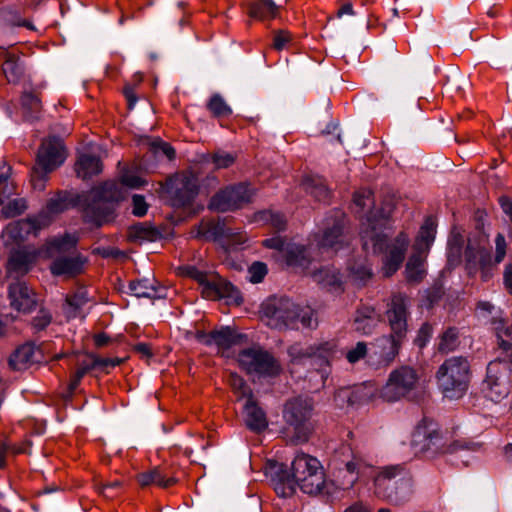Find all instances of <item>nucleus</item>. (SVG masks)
Listing matches in <instances>:
<instances>
[{"instance_id": "27", "label": "nucleus", "mask_w": 512, "mask_h": 512, "mask_svg": "<svg viewBox=\"0 0 512 512\" xmlns=\"http://www.w3.org/2000/svg\"><path fill=\"white\" fill-rule=\"evenodd\" d=\"M238 335L230 328L223 327L215 330L204 337L207 345H216L219 350H226L238 342Z\"/></svg>"}, {"instance_id": "56", "label": "nucleus", "mask_w": 512, "mask_h": 512, "mask_svg": "<svg viewBox=\"0 0 512 512\" xmlns=\"http://www.w3.org/2000/svg\"><path fill=\"white\" fill-rule=\"evenodd\" d=\"M432 334V328L429 324H424L419 330V335L417 338V343L420 347L424 346L426 343V340L431 336Z\"/></svg>"}, {"instance_id": "23", "label": "nucleus", "mask_w": 512, "mask_h": 512, "mask_svg": "<svg viewBox=\"0 0 512 512\" xmlns=\"http://www.w3.org/2000/svg\"><path fill=\"white\" fill-rule=\"evenodd\" d=\"M263 244L277 249L287 265H304V249L296 244H286L280 237L266 239Z\"/></svg>"}, {"instance_id": "62", "label": "nucleus", "mask_w": 512, "mask_h": 512, "mask_svg": "<svg viewBox=\"0 0 512 512\" xmlns=\"http://www.w3.org/2000/svg\"><path fill=\"white\" fill-rule=\"evenodd\" d=\"M477 310L481 315L484 316L486 314H492L496 309L495 306L491 304L489 301H480L477 304Z\"/></svg>"}, {"instance_id": "46", "label": "nucleus", "mask_w": 512, "mask_h": 512, "mask_svg": "<svg viewBox=\"0 0 512 512\" xmlns=\"http://www.w3.org/2000/svg\"><path fill=\"white\" fill-rule=\"evenodd\" d=\"M146 181L136 172L127 170L121 175V184L128 188L136 189L143 186Z\"/></svg>"}, {"instance_id": "51", "label": "nucleus", "mask_w": 512, "mask_h": 512, "mask_svg": "<svg viewBox=\"0 0 512 512\" xmlns=\"http://www.w3.org/2000/svg\"><path fill=\"white\" fill-rule=\"evenodd\" d=\"M132 205V213L135 216L142 217L147 213L148 204L146 203L143 196L135 194L132 197Z\"/></svg>"}, {"instance_id": "22", "label": "nucleus", "mask_w": 512, "mask_h": 512, "mask_svg": "<svg viewBox=\"0 0 512 512\" xmlns=\"http://www.w3.org/2000/svg\"><path fill=\"white\" fill-rule=\"evenodd\" d=\"M10 304L21 312H29L36 305L35 294L22 282H16L9 287Z\"/></svg>"}, {"instance_id": "48", "label": "nucleus", "mask_w": 512, "mask_h": 512, "mask_svg": "<svg viewBox=\"0 0 512 512\" xmlns=\"http://www.w3.org/2000/svg\"><path fill=\"white\" fill-rule=\"evenodd\" d=\"M211 159L217 169L228 168L235 161V157L227 152H216Z\"/></svg>"}, {"instance_id": "11", "label": "nucleus", "mask_w": 512, "mask_h": 512, "mask_svg": "<svg viewBox=\"0 0 512 512\" xmlns=\"http://www.w3.org/2000/svg\"><path fill=\"white\" fill-rule=\"evenodd\" d=\"M386 316L391 329L389 336L391 348L390 352L386 353V358L389 356L393 359L398 354L407 333L408 298L405 294L396 293L392 295Z\"/></svg>"}, {"instance_id": "59", "label": "nucleus", "mask_w": 512, "mask_h": 512, "mask_svg": "<svg viewBox=\"0 0 512 512\" xmlns=\"http://www.w3.org/2000/svg\"><path fill=\"white\" fill-rule=\"evenodd\" d=\"M373 320L370 316H366V320H361L359 317L355 319V329L357 331H362L363 333L367 334L370 332V329H366L367 327L370 328Z\"/></svg>"}, {"instance_id": "19", "label": "nucleus", "mask_w": 512, "mask_h": 512, "mask_svg": "<svg viewBox=\"0 0 512 512\" xmlns=\"http://www.w3.org/2000/svg\"><path fill=\"white\" fill-rule=\"evenodd\" d=\"M199 192L198 179L195 175L183 174L175 180V188L172 192V205L174 207H186L191 204Z\"/></svg>"}, {"instance_id": "24", "label": "nucleus", "mask_w": 512, "mask_h": 512, "mask_svg": "<svg viewBox=\"0 0 512 512\" xmlns=\"http://www.w3.org/2000/svg\"><path fill=\"white\" fill-rule=\"evenodd\" d=\"M131 292L138 298L158 299L166 297V289L157 286L154 278H144L130 283Z\"/></svg>"}, {"instance_id": "38", "label": "nucleus", "mask_w": 512, "mask_h": 512, "mask_svg": "<svg viewBox=\"0 0 512 512\" xmlns=\"http://www.w3.org/2000/svg\"><path fill=\"white\" fill-rule=\"evenodd\" d=\"M459 345V333L456 328H448L441 336L438 349L442 353L454 351Z\"/></svg>"}, {"instance_id": "41", "label": "nucleus", "mask_w": 512, "mask_h": 512, "mask_svg": "<svg viewBox=\"0 0 512 512\" xmlns=\"http://www.w3.org/2000/svg\"><path fill=\"white\" fill-rule=\"evenodd\" d=\"M27 208L26 201L22 198L13 199L2 207V214L5 218H13L23 213Z\"/></svg>"}, {"instance_id": "33", "label": "nucleus", "mask_w": 512, "mask_h": 512, "mask_svg": "<svg viewBox=\"0 0 512 512\" xmlns=\"http://www.w3.org/2000/svg\"><path fill=\"white\" fill-rule=\"evenodd\" d=\"M88 302V294L85 289H79L72 295H68L66 298V304L64 311L67 318H75L81 315L82 308Z\"/></svg>"}, {"instance_id": "43", "label": "nucleus", "mask_w": 512, "mask_h": 512, "mask_svg": "<svg viewBox=\"0 0 512 512\" xmlns=\"http://www.w3.org/2000/svg\"><path fill=\"white\" fill-rule=\"evenodd\" d=\"M268 270L266 264L262 262L253 263L248 269V278L251 283H260L263 281Z\"/></svg>"}, {"instance_id": "58", "label": "nucleus", "mask_w": 512, "mask_h": 512, "mask_svg": "<svg viewBox=\"0 0 512 512\" xmlns=\"http://www.w3.org/2000/svg\"><path fill=\"white\" fill-rule=\"evenodd\" d=\"M121 485L122 483L119 480L106 482L101 485L100 492L106 497H113L114 495L110 493V490L119 488Z\"/></svg>"}, {"instance_id": "10", "label": "nucleus", "mask_w": 512, "mask_h": 512, "mask_svg": "<svg viewBox=\"0 0 512 512\" xmlns=\"http://www.w3.org/2000/svg\"><path fill=\"white\" fill-rule=\"evenodd\" d=\"M237 363L248 375L258 377H276L282 370L279 361L259 346L241 350L237 356Z\"/></svg>"}, {"instance_id": "32", "label": "nucleus", "mask_w": 512, "mask_h": 512, "mask_svg": "<svg viewBox=\"0 0 512 512\" xmlns=\"http://www.w3.org/2000/svg\"><path fill=\"white\" fill-rule=\"evenodd\" d=\"M248 13L260 21L270 20L277 16L278 6L271 0H258L250 5Z\"/></svg>"}, {"instance_id": "60", "label": "nucleus", "mask_w": 512, "mask_h": 512, "mask_svg": "<svg viewBox=\"0 0 512 512\" xmlns=\"http://www.w3.org/2000/svg\"><path fill=\"white\" fill-rule=\"evenodd\" d=\"M389 206V213H392L394 210L402 207V200L400 197L396 195L386 196V208Z\"/></svg>"}, {"instance_id": "45", "label": "nucleus", "mask_w": 512, "mask_h": 512, "mask_svg": "<svg viewBox=\"0 0 512 512\" xmlns=\"http://www.w3.org/2000/svg\"><path fill=\"white\" fill-rule=\"evenodd\" d=\"M92 369H93V367L91 365V362H90L89 358L87 357L85 360H83L80 363L79 367L73 374L70 384H69L70 390L76 389L77 386L79 385L81 379L83 378V376Z\"/></svg>"}, {"instance_id": "61", "label": "nucleus", "mask_w": 512, "mask_h": 512, "mask_svg": "<svg viewBox=\"0 0 512 512\" xmlns=\"http://www.w3.org/2000/svg\"><path fill=\"white\" fill-rule=\"evenodd\" d=\"M271 224L278 230H282L285 227L286 220L283 215L279 213H269Z\"/></svg>"}, {"instance_id": "12", "label": "nucleus", "mask_w": 512, "mask_h": 512, "mask_svg": "<svg viewBox=\"0 0 512 512\" xmlns=\"http://www.w3.org/2000/svg\"><path fill=\"white\" fill-rule=\"evenodd\" d=\"M261 312L271 328H299L297 326L299 307L288 298H269L262 304Z\"/></svg>"}, {"instance_id": "5", "label": "nucleus", "mask_w": 512, "mask_h": 512, "mask_svg": "<svg viewBox=\"0 0 512 512\" xmlns=\"http://www.w3.org/2000/svg\"><path fill=\"white\" fill-rule=\"evenodd\" d=\"M507 243L503 234L498 233L495 237V256L492 261L489 250L480 242L469 241L465 250V267L469 275L474 276L480 273L481 280L486 282L494 274L497 264L501 263L506 255Z\"/></svg>"}, {"instance_id": "42", "label": "nucleus", "mask_w": 512, "mask_h": 512, "mask_svg": "<svg viewBox=\"0 0 512 512\" xmlns=\"http://www.w3.org/2000/svg\"><path fill=\"white\" fill-rule=\"evenodd\" d=\"M130 236L141 241H152L157 236V231L152 227L139 224L132 227Z\"/></svg>"}, {"instance_id": "63", "label": "nucleus", "mask_w": 512, "mask_h": 512, "mask_svg": "<svg viewBox=\"0 0 512 512\" xmlns=\"http://www.w3.org/2000/svg\"><path fill=\"white\" fill-rule=\"evenodd\" d=\"M499 203L503 212L510 218L512 221V201L508 197H501L499 199Z\"/></svg>"}, {"instance_id": "40", "label": "nucleus", "mask_w": 512, "mask_h": 512, "mask_svg": "<svg viewBox=\"0 0 512 512\" xmlns=\"http://www.w3.org/2000/svg\"><path fill=\"white\" fill-rule=\"evenodd\" d=\"M312 349L315 351L314 357L323 359L328 362V360L333 357L337 350V343L334 340L324 341L312 345Z\"/></svg>"}, {"instance_id": "53", "label": "nucleus", "mask_w": 512, "mask_h": 512, "mask_svg": "<svg viewBox=\"0 0 512 512\" xmlns=\"http://www.w3.org/2000/svg\"><path fill=\"white\" fill-rule=\"evenodd\" d=\"M51 314L46 310H40L33 319V326L36 330H43L51 322Z\"/></svg>"}, {"instance_id": "2", "label": "nucleus", "mask_w": 512, "mask_h": 512, "mask_svg": "<svg viewBox=\"0 0 512 512\" xmlns=\"http://www.w3.org/2000/svg\"><path fill=\"white\" fill-rule=\"evenodd\" d=\"M353 203L357 212L367 209L368 213L361 225L363 249L372 255H382L384 252V214L382 209L372 211L374 206L373 194L368 189L355 192Z\"/></svg>"}, {"instance_id": "18", "label": "nucleus", "mask_w": 512, "mask_h": 512, "mask_svg": "<svg viewBox=\"0 0 512 512\" xmlns=\"http://www.w3.org/2000/svg\"><path fill=\"white\" fill-rule=\"evenodd\" d=\"M409 244V236L404 231L386 243V277L395 274L402 266Z\"/></svg>"}, {"instance_id": "28", "label": "nucleus", "mask_w": 512, "mask_h": 512, "mask_svg": "<svg viewBox=\"0 0 512 512\" xmlns=\"http://www.w3.org/2000/svg\"><path fill=\"white\" fill-rule=\"evenodd\" d=\"M435 234L436 222L432 217H428L420 228L413 250L422 251L424 254H428L430 246L435 239Z\"/></svg>"}, {"instance_id": "1", "label": "nucleus", "mask_w": 512, "mask_h": 512, "mask_svg": "<svg viewBox=\"0 0 512 512\" xmlns=\"http://www.w3.org/2000/svg\"><path fill=\"white\" fill-rule=\"evenodd\" d=\"M491 324L497 334L498 347L496 359L487 366L485 384L487 396L492 401L498 402L509 393L507 384L501 381L497 374L501 364L505 365L507 370L512 371V325L505 327L503 320L499 317H492Z\"/></svg>"}, {"instance_id": "36", "label": "nucleus", "mask_w": 512, "mask_h": 512, "mask_svg": "<svg viewBox=\"0 0 512 512\" xmlns=\"http://www.w3.org/2000/svg\"><path fill=\"white\" fill-rule=\"evenodd\" d=\"M208 110L214 117H228L232 114L231 107L226 103L224 98L219 94L211 96L207 103Z\"/></svg>"}, {"instance_id": "15", "label": "nucleus", "mask_w": 512, "mask_h": 512, "mask_svg": "<svg viewBox=\"0 0 512 512\" xmlns=\"http://www.w3.org/2000/svg\"><path fill=\"white\" fill-rule=\"evenodd\" d=\"M251 198L252 192L247 185L230 186L212 197L209 208L219 212L235 210L249 203Z\"/></svg>"}, {"instance_id": "20", "label": "nucleus", "mask_w": 512, "mask_h": 512, "mask_svg": "<svg viewBox=\"0 0 512 512\" xmlns=\"http://www.w3.org/2000/svg\"><path fill=\"white\" fill-rule=\"evenodd\" d=\"M318 251L323 257H331L344 243L342 225L334 221L331 227H327L322 234L316 237Z\"/></svg>"}, {"instance_id": "35", "label": "nucleus", "mask_w": 512, "mask_h": 512, "mask_svg": "<svg viewBox=\"0 0 512 512\" xmlns=\"http://www.w3.org/2000/svg\"><path fill=\"white\" fill-rule=\"evenodd\" d=\"M3 72L9 82H17L23 74V68L18 59L13 54H7L4 64Z\"/></svg>"}, {"instance_id": "14", "label": "nucleus", "mask_w": 512, "mask_h": 512, "mask_svg": "<svg viewBox=\"0 0 512 512\" xmlns=\"http://www.w3.org/2000/svg\"><path fill=\"white\" fill-rule=\"evenodd\" d=\"M312 410L313 404L308 398H295L285 404L283 418L294 429L299 441H305L310 432Z\"/></svg>"}, {"instance_id": "16", "label": "nucleus", "mask_w": 512, "mask_h": 512, "mask_svg": "<svg viewBox=\"0 0 512 512\" xmlns=\"http://www.w3.org/2000/svg\"><path fill=\"white\" fill-rule=\"evenodd\" d=\"M417 377L411 368L402 367L393 371L386 382V401L404 397L416 384Z\"/></svg>"}, {"instance_id": "26", "label": "nucleus", "mask_w": 512, "mask_h": 512, "mask_svg": "<svg viewBox=\"0 0 512 512\" xmlns=\"http://www.w3.org/2000/svg\"><path fill=\"white\" fill-rule=\"evenodd\" d=\"M244 419L247 427L256 432L263 431L268 426L265 412L253 398L248 399L244 405Z\"/></svg>"}, {"instance_id": "54", "label": "nucleus", "mask_w": 512, "mask_h": 512, "mask_svg": "<svg viewBox=\"0 0 512 512\" xmlns=\"http://www.w3.org/2000/svg\"><path fill=\"white\" fill-rule=\"evenodd\" d=\"M296 486L297 484L292 479H288L286 482L277 483L275 491L279 496L287 497L295 492Z\"/></svg>"}, {"instance_id": "8", "label": "nucleus", "mask_w": 512, "mask_h": 512, "mask_svg": "<svg viewBox=\"0 0 512 512\" xmlns=\"http://www.w3.org/2000/svg\"><path fill=\"white\" fill-rule=\"evenodd\" d=\"M66 159V149L61 139L49 137L39 147L36 165L31 172L34 189H44L47 174L61 166Z\"/></svg>"}, {"instance_id": "21", "label": "nucleus", "mask_w": 512, "mask_h": 512, "mask_svg": "<svg viewBox=\"0 0 512 512\" xmlns=\"http://www.w3.org/2000/svg\"><path fill=\"white\" fill-rule=\"evenodd\" d=\"M427 254L422 251H414L408 257L403 271V276L407 284L419 285L427 276Z\"/></svg>"}, {"instance_id": "52", "label": "nucleus", "mask_w": 512, "mask_h": 512, "mask_svg": "<svg viewBox=\"0 0 512 512\" xmlns=\"http://www.w3.org/2000/svg\"><path fill=\"white\" fill-rule=\"evenodd\" d=\"M301 323L304 328H312L316 326V319L314 318V313L307 309L301 310L299 308V316L297 317V324Z\"/></svg>"}, {"instance_id": "13", "label": "nucleus", "mask_w": 512, "mask_h": 512, "mask_svg": "<svg viewBox=\"0 0 512 512\" xmlns=\"http://www.w3.org/2000/svg\"><path fill=\"white\" fill-rule=\"evenodd\" d=\"M186 273L199 283L202 296L208 300L225 298L237 303L242 300L239 291L231 283L216 275H208L195 267H187Z\"/></svg>"}, {"instance_id": "64", "label": "nucleus", "mask_w": 512, "mask_h": 512, "mask_svg": "<svg viewBox=\"0 0 512 512\" xmlns=\"http://www.w3.org/2000/svg\"><path fill=\"white\" fill-rule=\"evenodd\" d=\"M124 95H125V97L127 99L128 107L130 109H132L134 107V105L136 104V102H137V97H136V94H135L133 88L126 87L124 89Z\"/></svg>"}, {"instance_id": "55", "label": "nucleus", "mask_w": 512, "mask_h": 512, "mask_svg": "<svg viewBox=\"0 0 512 512\" xmlns=\"http://www.w3.org/2000/svg\"><path fill=\"white\" fill-rule=\"evenodd\" d=\"M386 479L391 480L392 478L399 477L400 480H406L407 471L402 465H395L386 467Z\"/></svg>"}, {"instance_id": "39", "label": "nucleus", "mask_w": 512, "mask_h": 512, "mask_svg": "<svg viewBox=\"0 0 512 512\" xmlns=\"http://www.w3.org/2000/svg\"><path fill=\"white\" fill-rule=\"evenodd\" d=\"M313 277L317 282L323 284L324 286L336 288L341 285L340 274L334 270H320L315 272Z\"/></svg>"}, {"instance_id": "17", "label": "nucleus", "mask_w": 512, "mask_h": 512, "mask_svg": "<svg viewBox=\"0 0 512 512\" xmlns=\"http://www.w3.org/2000/svg\"><path fill=\"white\" fill-rule=\"evenodd\" d=\"M441 436L436 424L428 419L421 420L416 426L413 434L411 445L416 453H424L433 448H438Z\"/></svg>"}, {"instance_id": "7", "label": "nucleus", "mask_w": 512, "mask_h": 512, "mask_svg": "<svg viewBox=\"0 0 512 512\" xmlns=\"http://www.w3.org/2000/svg\"><path fill=\"white\" fill-rule=\"evenodd\" d=\"M78 239L75 235L65 234L60 238H53L47 243L45 250H35L31 247H22L11 253L7 268L10 272L26 273L30 265L40 256L52 257L56 253L69 252L75 248Z\"/></svg>"}, {"instance_id": "37", "label": "nucleus", "mask_w": 512, "mask_h": 512, "mask_svg": "<svg viewBox=\"0 0 512 512\" xmlns=\"http://www.w3.org/2000/svg\"><path fill=\"white\" fill-rule=\"evenodd\" d=\"M229 383L232 390L236 394L238 400L246 399L247 401L248 399L253 398L251 388L247 385L245 380L238 374L231 373L229 376Z\"/></svg>"}, {"instance_id": "4", "label": "nucleus", "mask_w": 512, "mask_h": 512, "mask_svg": "<svg viewBox=\"0 0 512 512\" xmlns=\"http://www.w3.org/2000/svg\"><path fill=\"white\" fill-rule=\"evenodd\" d=\"M435 378L440 392L445 398L460 399L468 390L471 367L463 356L447 358L438 368Z\"/></svg>"}, {"instance_id": "3", "label": "nucleus", "mask_w": 512, "mask_h": 512, "mask_svg": "<svg viewBox=\"0 0 512 512\" xmlns=\"http://www.w3.org/2000/svg\"><path fill=\"white\" fill-rule=\"evenodd\" d=\"M69 207L65 195L58 193L49 199L45 211L36 217L12 222L2 232V239L6 246L18 244L30 235L36 236L38 232L51 223V216L59 214Z\"/></svg>"}, {"instance_id": "34", "label": "nucleus", "mask_w": 512, "mask_h": 512, "mask_svg": "<svg viewBox=\"0 0 512 512\" xmlns=\"http://www.w3.org/2000/svg\"><path fill=\"white\" fill-rule=\"evenodd\" d=\"M315 351L312 345L304 346L301 343H295L288 348V355L292 364H302L308 359L314 357Z\"/></svg>"}, {"instance_id": "29", "label": "nucleus", "mask_w": 512, "mask_h": 512, "mask_svg": "<svg viewBox=\"0 0 512 512\" xmlns=\"http://www.w3.org/2000/svg\"><path fill=\"white\" fill-rule=\"evenodd\" d=\"M75 170L79 177L87 179L102 171V163L96 156L83 154L78 158Z\"/></svg>"}, {"instance_id": "6", "label": "nucleus", "mask_w": 512, "mask_h": 512, "mask_svg": "<svg viewBox=\"0 0 512 512\" xmlns=\"http://www.w3.org/2000/svg\"><path fill=\"white\" fill-rule=\"evenodd\" d=\"M122 198V194L115 182H106L102 186L93 188L84 196V217L87 222L101 226L110 220L114 203Z\"/></svg>"}, {"instance_id": "50", "label": "nucleus", "mask_w": 512, "mask_h": 512, "mask_svg": "<svg viewBox=\"0 0 512 512\" xmlns=\"http://www.w3.org/2000/svg\"><path fill=\"white\" fill-rule=\"evenodd\" d=\"M292 39L291 34L285 30H279L274 34L273 47L280 51L283 50Z\"/></svg>"}, {"instance_id": "30", "label": "nucleus", "mask_w": 512, "mask_h": 512, "mask_svg": "<svg viewBox=\"0 0 512 512\" xmlns=\"http://www.w3.org/2000/svg\"><path fill=\"white\" fill-rule=\"evenodd\" d=\"M137 480L140 486L142 487L155 484L161 488H168L176 483V479L174 477L166 476L158 468H154L150 471L140 473L137 476Z\"/></svg>"}, {"instance_id": "47", "label": "nucleus", "mask_w": 512, "mask_h": 512, "mask_svg": "<svg viewBox=\"0 0 512 512\" xmlns=\"http://www.w3.org/2000/svg\"><path fill=\"white\" fill-rule=\"evenodd\" d=\"M21 101L23 108L26 109L28 113H37L41 109L39 97L32 92L24 93Z\"/></svg>"}, {"instance_id": "44", "label": "nucleus", "mask_w": 512, "mask_h": 512, "mask_svg": "<svg viewBox=\"0 0 512 512\" xmlns=\"http://www.w3.org/2000/svg\"><path fill=\"white\" fill-rule=\"evenodd\" d=\"M367 352V344L364 342H358L354 347L347 351L346 359L350 364H354L363 359L367 355Z\"/></svg>"}, {"instance_id": "57", "label": "nucleus", "mask_w": 512, "mask_h": 512, "mask_svg": "<svg viewBox=\"0 0 512 512\" xmlns=\"http://www.w3.org/2000/svg\"><path fill=\"white\" fill-rule=\"evenodd\" d=\"M503 281L505 289L512 295V263L505 266Z\"/></svg>"}, {"instance_id": "31", "label": "nucleus", "mask_w": 512, "mask_h": 512, "mask_svg": "<svg viewBox=\"0 0 512 512\" xmlns=\"http://www.w3.org/2000/svg\"><path fill=\"white\" fill-rule=\"evenodd\" d=\"M36 349L32 344H24L17 348L9 358L10 366L15 370H21L27 365L34 363Z\"/></svg>"}, {"instance_id": "9", "label": "nucleus", "mask_w": 512, "mask_h": 512, "mask_svg": "<svg viewBox=\"0 0 512 512\" xmlns=\"http://www.w3.org/2000/svg\"><path fill=\"white\" fill-rule=\"evenodd\" d=\"M292 480L306 494L319 493L325 483L320 462L307 454H297L291 466Z\"/></svg>"}, {"instance_id": "25", "label": "nucleus", "mask_w": 512, "mask_h": 512, "mask_svg": "<svg viewBox=\"0 0 512 512\" xmlns=\"http://www.w3.org/2000/svg\"><path fill=\"white\" fill-rule=\"evenodd\" d=\"M86 259L80 255L56 259L51 265V272L57 276H74L82 272Z\"/></svg>"}, {"instance_id": "49", "label": "nucleus", "mask_w": 512, "mask_h": 512, "mask_svg": "<svg viewBox=\"0 0 512 512\" xmlns=\"http://www.w3.org/2000/svg\"><path fill=\"white\" fill-rule=\"evenodd\" d=\"M88 358L91 362L93 369L94 368L107 369L109 367L113 368L121 363V361L119 359L101 358L96 355H90V356H88Z\"/></svg>"}]
</instances>
